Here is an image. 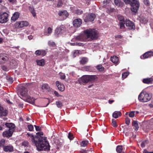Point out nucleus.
Returning <instances> with one entry per match:
<instances>
[{"mask_svg": "<svg viewBox=\"0 0 153 153\" xmlns=\"http://www.w3.org/2000/svg\"><path fill=\"white\" fill-rule=\"evenodd\" d=\"M28 135L32 138V141L36 146L38 151L48 150H50V146L49 143L45 137L42 136L43 133L42 132L36 133L37 137H34L32 134H27Z\"/></svg>", "mask_w": 153, "mask_h": 153, "instance_id": "nucleus-1", "label": "nucleus"}, {"mask_svg": "<svg viewBox=\"0 0 153 153\" xmlns=\"http://www.w3.org/2000/svg\"><path fill=\"white\" fill-rule=\"evenodd\" d=\"M84 34L75 37L73 38L71 41H91L98 37V32L95 30L87 29L84 31Z\"/></svg>", "mask_w": 153, "mask_h": 153, "instance_id": "nucleus-2", "label": "nucleus"}, {"mask_svg": "<svg viewBox=\"0 0 153 153\" xmlns=\"http://www.w3.org/2000/svg\"><path fill=\"white\" fill-rule=\"evenodd\" d=\"M5 125L9 128V129L3 132V136L4 137H10L12 136L13 132L15 130V126L12 123H6Z\"/></svg>", "mask_w": 153, "mask_h": 153, "instance_id": "nucleus-3", "label": "nucleus"}, {"mask_svg": "<svg viewBox=\"0 0 153 153\" xmlns=\"http://www.w3.org/2000/svg\"><path fill=\"white\" fill-rule=\"evenodd\" d=\"M126 4H129L131 6V11L136 13L140 7V3L138 0H123Z\"/></svg>", "mask_w": 153, "mask_h": 153, "instance_id": "nucleus-4", "label": "nucleus"}, {"mask_svg": "<svg viewBox=\"0 0 153 153\" xmlns=\"http://www.w3.org/2000/svg\"><path fill=\"white\" fill-rule=\"evenodd\" d=\"M152 98L151 94H148L145 91H143L138 96L139 100L142 102H146L150 100Z\"/></svg>", "mask_w": 153, "mask_h": 153, "instance_id": "nucleus-5", "label": "nucleus"}, {"mask_svg": "<svg viewBox=\"0 0 153 153\" xmlns=\"http://www.w3.org/2000/svg\"><path fill=\"white\" fill-rule=\"evenodd\" d=\"M8 14L6 12L0 13V23H3L8 21Z\"/></svg>", "mask_w": 153, "mask_h": 153, "instance_id": "nucleus-6", "label": "nucleus"}, {"mask_svg": "<svg viewBox=\"0 0 153 153\" xmlns=\"http://www.w3.org/2000/svg\"><path fill=\"white\" fill-rule=\"evenodd\" d=\"M65 31V29L63 25L58 27L55 30V35L57 36H58L59 35L63 33Z\"/></svg>", "mask_w": 153, "mask_h": 153, "instance_id": "nucleus-7", "label": "nucleus"}, {"mask_svg": "<svg viewBox=\"0 0 153 153\" xmlns=\"http://www.w3.org/2000/svg\"><path fill=\"white\" fill-rule=\"evenodd\" d=\"M95 17L96 16L94 13L88 14L85 17L84 21L85 22L93 21Z\"/></svg>", "mask_w": 153, "mask_h": 153, "instance_id": "nucleus-8", "label": "nucleus"}, {"mask_svg": "<svg viewBox=\"0 0 153 153\" xmlns=\"http://www.w3.org/2000/svg\"><path fill=\"white\" fill-rule=\"evenodd\" d=\"M126 24L128 29L129 30H134L135 28V26L134 23L129 20H126Z\"/></svg>", "mask_w": 153, "mask_h": 153, "instance_id": "nucleus-9", "label": "nucleus"}, {"mask_svg": "<svg viewBox=\"0 0 153 153\" xmlns=\"http://www.w3.org/2000/svg\"><path fill=\"white\" fill-rule=\"evenodd\" d=\"M8 59V56L5 54H0V64L4 63Z\"/></svg>", "mask_w": 153, "mask_h": 153, "instance_id": "nucleus-10", "label": "nucleus"}, {"mask_svg": "<svg viewBox=\"0 0 153 153\" xmlns=\"http://www.w3.org/2000/svg\"><path fill=\"white\" fill-rule=\"evenodd\" d=\"M27 90L25 87H22L20 90V94L23 97L22 99L25 98L28 95L27 93Z\"/></svg>", "mask_w": 153, "mask_h": 153, "instance_id": "nucleus-11", "label": "nucleus"}, {"mask_svg": "<svg viewBox=\"0 0 153 153\" xmlns=\"http://www.w3.org/2000/svg\"><path fill=\"white\" fill-rule=\"evenodd\" d=\"M82 23V21L80 19H76L74 20L73 24L74 27H79Z\"/></svg>", "mask_w": 153, "mask_h": 153, "instance_id": "nucleus-12", "label": "nucleus"}, {"mask_svg": "<svg viewBox=\"0 0 153 153\" xmlns=\"http://www.w3.org/2000/svg\"><path fill=\"white\" fill-rule=\"evenodd\" d=\"M7 114V111L0 105V117L6 116Z\"/></svg>", "mask_w": 153, "mask_h": 153, "instance_id": "nucleus-13", "label": "nucleus"}, {"mask_svg": "<svg viewBox=\"0 0 153 153\" xmlns=\"http://www.w3.org/2000/svg\"><path fill=\"white\" fill-rule=\"evenodd\" d=\"M56 85L58 87L59 90L61 91H63L65 89V88L64 85L61 83L59 81H56Z\"/></svg>", "mask_w": 153, "mask_h": 153, "instance_id": "nucleus-14", "label": "nucleus"}, {"mask_svg": "<svg viewBox=\"0 0 153 153\" xmlns=\"http://www.w3.org/2000/svg\"><path fill=\"white\" fill-rule=\"evenodd\" d=\"M23 100L33 105L34 104L35 99L33 97H32L29 95H28Z\"/></svg>", "mask_w": 153, "mask_h": 153, "instance_id": "nucleus-15", "label": "nucleus"}, {"mask_svg": "<svg viewBox=\"0 0 153 153\" xmlns=\"http://www.w3.org/2000/svg\"><path fill=\"white\" fill-rule=\"evenodd\" d=\"M4 150L6 152H11L13 151V148L11 146H7L4 147Z\"/></svg>", "mask_w": 153, "mask_h": 153, "instance_id": "nucleus-16", "label": "nucleus"}, {"mask_svg": "<svg viewBox=\"0 0 153 153\" xmlns=\"http://www.w3.org/2000/svg\"><path fill=\"white\" fill-rule=\"evenodd\" d=\"M20 13L19 12H17L14 13L11 18V20L14 22L17 20L19 18Z\"/></svg>", "mask_w": 153, "mask_h": 153, "instance_id": "nucleus-17", "label": "nucleus"}, {"mask_svg": "<svg viewBox=\"0 0 153 153\" xmlns=\"http://www.w3.org/2000/svg\"><path fill=\"white\" fill-rule=\"evenodd\" d=\"M46 53V51L43 50H38L36 51L35 54L37 55H40L42 56H45Z\"/></svg>", "mask_w": 153, "mask_h": 153, "instance_id": "nucleus-18", "label": "nucleus"}, {"mask_svg": "<svg viewBox=\"0 0 153 153\" xmlns=\"http://www.w3.org/2000/svg\"><path fill=\"white\" fill-rule=\"evenodd\" d=\"M88 75H86L83 76L80 79L79 81H82V82L86 83L89 82V79Z\"/></svg>", "mask_w": 153, "mask_h": 153, "instance_id": "nucleus-19", "label": "nucleus"}, {"mask_svg": "<svg viewBox=\"0 0 153 153\" xmlns=\"http://www.w3.org/2000/svg\"><path fill=\"white\" fill-rule=\"evenodd\" d=\"M52 29L49 27L48 28L47 30H44V34L45 36H49L51 35L52 32Z\"/></svg>", "mask_w": 153, "mask_h": 153, "instance_id": "nucleus-20", "label": "nucleus"}, {"mask_svg": "<svg viewBox=\"0 0 153 153\" xmlns=\"http://www.w3.org/2000/svg\"><path fill=\"white\" fill-rule=\"evenodd\" d=\"M153 56V52L151 51H148L146 52L143 55V57L144 59H146L150 58Z\"/></svg>", "mask_w": 153, "mask_h": 153, "instance_id": "nucleus-21", "label": "nucleus"}, {"mask_svg": "<svg viewBox=\"0 0 153 153\" xmlns=\"http://www.w3.org/2000/svg\"><path fill=\"white\" fill-rule=\"evenodd\" d=\"M59 15L60 16H62L64 18H65L68 16V14L67 11L64 10L59 12Z\"/></svg>", "mask_w": 153, "mask_h": 153, "instance_id": "nucleus-22", "label": "nucleus"}, {"mask_svg": "<svg viewBox=\"0 0 153 153\" xmlns=\"http://www.w3.org/2000/svg\"><path fill=\"white\" fill-rule=\"evenodd\" d=\"M111 60L112 62L116 65L118 64L119 59L118 57L116 56H111Z\"/></svg>", "mask_w": 153, "mask_h": 153, "instance_id": "nucleus-23", "label": "nucleus"}, {"mask_svg": "<svg viewBox=\"0 0 153 153\" xmlns=\"http://www.w3.org/2000/svg\"><path fill=\"white\" fill-rule=\"evenodd\" d=\"M22 21H19L16 22L14 24V26L16 28H19L22 27Z\"/></svg>", "mask_w": 153, "mask_h": 153, "instance_id": "nucleus-24", "label": "nucleus"}, {"mask_svg": "<svg viewBox=\"0 0 153 153\" xmlns=\"http://www.w3.org/2000/svg\"><path fill=\"white\" fill-rule=\"evenodd\" d=\"M121 114L120 112L119 111H115L113 113V117L115 118H117L119 116H120Z\"/></svg>", "mask_w": 153, "mask_h": 153, "instance_id": "nucleus-25", "label": "nucleus"}, {"mask_svg": "<svg viewBox=\"0 0 153 153\" xmlns=\"http://www.w3.org/2000/svg\"><path fill=\"white\" fill-rule=\"evenodd\" d=\"M36 62L37 65L39 66H42L45 65V60L43 59L37 60H36Z\"/></svg>", "mask_w": 153, "mask_h": 153, "instance_id": "nucleus-26", "label": "nucleus"}, {"mask_svg": "<svg viewBox=\"0 0 153 153\" xmlns=\"http://www.w3.org/2000/svg\"><path fill=\"white\" fill-rule=\"evenodd\" d=\"M82 70L84 71H91V67L90 66H86L82 67Z\"/></svg>", "mask_w": 153, "mask_h": 153, "instance_id": "nucleus-27", "label": "nucleus"}, {"mask_svg": "<svg viewBox=\"0 0 153 153\" xmlns=\"http://www.w3.org/2000/svg\"><path fill=\"white\" fill-rule=\"evenodd\" d=\"M152 79L151 78L144 79H143V82L146 84H149L152 81Z\"/></svg>", "mask_w": 153, "mask_h": 153, "instance_id": "nucleus-28", "label": "nucleus"}, {"mask_svg": "<svg viewBox=\"0 0 153 153\" xmlns=\"http://www.w3.org/2000/svg\"><path fill=\"white\" fill-rule=\"evenodd\" d=\"M132 125L135 128V130L137 131L138 130L139 127L137 121H134L132 123Z\"/></svg>", "mask_w": 153, "mask_h": 153, "instance_id": "nucleus-29", "label": "nucleus"}, {"mask_svg": "<svg viewBox=\"0 0 153 153\" xmlns=\"http://www.w3.org/2000/svg\"><path fill=\"white\" fill-rule=\"evenodd\" d=\"M89 82H93L97 79V77L94 75H88Z\"/></svg>", "mask_w": 153, "mask_h": 153, "instance_id": "nucleus-30", "label": "nucleus"}, {"mask_svg": "<svg viewBox=\"0 0 153 153\" xmlns=\"http://www.w3.org/2000/svg\"><path fill=\"white\" fill-rule=\"evenodd\" d=\"M88 61V59L87 58L83 57L81 58L80 61V63L81 64H85Z\"/></svg>", "mask_w": 153, "mask_h": 153, "instance_id": "nucleus-31", "label": "nucleus"}, {"mask_svg": "<svg viewBox=\"0 0 153 153\" xmlns=\"http://www.w3.org/2000/svg\"><path fill=\"white\" fill-rule=\"evenodd\" d=\"M114 3L115 5L118 6H122L123 4L120 0H114Z\"/></svg>", "mask_w": 153, "mask_h": 153, "instance_id": "nucleus-32", "label": "nucleus"}, {"mask_svg": "<svg viewBox=\"0 0 153 153\" xmlns=\"http://www.w3.org/2000/svg\"><path fill=\"white\" fill-rule=\"evenodd\" d=\"M5 143V140L4 139H2L0 141V148H3L4 146V145Z\"/></svg>", "mask_w": 153, "mask_h": 153, "instance_id": "nucleus-33", "label": "nucleus"}, {"mask_svg": "<svg viewBox=\"0 0 153 153\" xmlns=\"http://www.w3.org/2000/svg\"><path fill=\"white\" fill-rule=\"evenodd\" d=\"M116 151L117 153H120L122 152L123 147L121 145H119L117 146L116 149Z\"/></svg>", "mask_w": 153, "mask_h": 153, "instance_id": "nucleus-34", "label": "nucleus"}, {"mask_svg": "<svg viewBox=\"0 0 153 153\" xmlns=\"http://www.w3.org/2000/svg\"><path fill=\"white\" fill-rule=\"evenodd\" d=\"M88 144V140H84L82 141L80 144L81 146L85 147Z\"/></svg>", "mask_w": 153, "mask_h": 153, "instance_id": "nucleus-35", "label": "nucleus"}, {"mask_svg": "<svg viewBox=\"0 0 153 153\" xmlns=\"http://www.w3.org/2000/svg\"><path fill=\"white\" fill-rule=\"evenodd\" d=\"M97 69L98 70L100 71H102L104 70V68L101 65H98L96 67Z\"/></svg>", "mask_w": 153, "mask_h": 153, "instance_id": "nucleus-36", "label": "nucleus"}, {"mask_svg": "<svg viewBox=\"0 0 153 153\" xmlns=\"http://www.w3.org/2000/svg\"><path fill=\"white\" fill-rule=\"evenodd\" d=\"M125 21H122L119 22L120 25V28L121 29H124L125 28Z\"/></svg>", "mask_w": 153, "mask_h": 153, "instance_id": "nucleus-37", "label": "nucleus"}, {"mask_svg": "<svg viewBox=\"0 0 153 153\" xmlns=\"http://www.w3.org/2000/svg\"><path fill=\"white\" fill-rule=\"evenodd\" d=\"M30 10L33 16H35L36 14L34 11V8L33 7H30Z\"/></svg>", "mask_w": 153, "mask_h": 153, "instance_id": "nucleus-38", "label": "nucleus"}, {"mask_svg": "<svg viewBox=\"0 0 153 153\" xmlns=\"http://www.w3.org/2000/svg\"><path fill=\"white\" fill-rule=\"evenodd\" d=\"M56 104L58 108H60L63 105L62 102L60 101H56Z\"/></svg>", "mask_w": 153, "mask_h": 153, "instance_id": "nucleus-39", "label": "nucleus"}, {"mask_svg": "<svg viewBox=\"0 0 153 153\" xmlns=\"http://www.w3.org/2000/svg\"><path fill=\"white\" fill-rule=\"evenodd\" d=\"M143 1L146 6H150V3L149 0H143Z\"/></svg>", "mask_w": 153, "mask_h": 153, "instance_id": "nucleus-40", "label": "nucleus"}, {"mask_svg": "<svg viewBox=\"0 0 153 153\" xmlns=\"http://www.w3.org/2000/svg\"><path fill=\"white\" fill-rule=\"evenodd\" d=\"M22 21V27H27L29 25V23L27 22L24 21Z\"/></svg>", "mask_w": 153, "mask_h": 153, "instance_id": "nucleus-41", "label": "nucleus"}, {"mask_svg": "<svg viewBox=\"0 0 153 153\" xmlns=\"http://www.w3.org/2000/svg\"><path fill=\"white\" fill-rule=\"evenodd\" d=\"M140 21L141 22L144 24L148 22L147 20L145 18H142Z\"/></svg>", "mask_w": 153, "mask_h": 153, "instance_id": "nucleus-42", "label": "nucleus"}, {"mask_svg": "<svg viewBox=\"0 0 153 153\" xmlns=\"http://www.w3.org/2000/svg\"><path fill=\"white\" fill-rule=\"evenodd\" d=\"M112 126L115 127H116L117 126L116 121L114 119H113L112 120Z\"/></svg>", "mask_w": 153, "mask_h": 153, "instance_id": "nucleus-43", "label": "nucleus"}, {"mask_svg": "<svg viewBox=\"0 0 153 153\" xmlns=\"http://www.w3.org/2000/svg\"><path fill=\"white\" fill-rule=\"evenodd\" d=\"M118 19L120 21V22L122 21H125L124 20V18L123 16L121 15H118L117 16Z\"/></svg>", "mask_w": 153, "mask_h": 153, "instance_id": "nucleus-44", "label": "nucleus"}, {"mask_svg": "<svg viewBox=\"0 0 153 153\" xmlns=\"http://www.w3.org/2000/svg\"><path fill=\"white\" fill-rule=\"evenodd\" d=\"M49 87V86L48 84H44L42 85V88L43 89H47Z\"/></svg>", "mask_w": 153, "mask_h": 153, "instance_id": "nucleus-45", "label": "nucleus"}, {"mask_svg": "<svg viewBox=\"0 0 153 153\" xmlns=\"http://www.w3.org/2000/svg\"><path fill=\"white\" fill-rule=\"evenodd\" d=\"M62 1L61 0H59L58 1L57 6L58 7H60L62 6Z\"/></svg>", "mask_w": 153, "mask_h": 153, "instance_id": "nucleus-46", "label": "nucleus"}, {"mask_svg": "<svg viewBox=\"0 0 153 153\" xmlns=\"http://www.w3.org/2000/svg\"><path fill=\"white\" fill-rule=\"evenodd\" d=\"M48 45L49 46H55V43L52 41H49L48 42Z\"/></svg>", "mask_w": 153, "mask_h": 153, "instance_id": "nucleus-47", "label": "nucleus"}, {"mask_svg": "<svg viewBox=\"0 0 153 153\" xmlns=\"http://www.w3.org/2000/svg\"><path fill=\"white\" fill-rule=\"evenodd\" d=\"M75 13L78 15H80L82 13V12L81 10L78 9L75 11Z\"/></svg>", "mask_w": 153, "mask_h": 153, "instance_id": "nucleus-48", "label": "nucleus"}, {"mask_svg": "<svg viewBox=\"0 0 153 153\" xmlns=\"http://www.w3.org/2000/svg\"><path fill=\"white\" fill-rule=\"evenodd\" d=\"M135 111H131L129 114V116L131 117H133L134 116Z\"/></svg>", "mask_w": 153, "mask_h": 153, "instance_id": "nucleus-49", "label": "nucleus"}, {"mask_svg": "<svg viewBox=\"0 0 153 153\" xmlns=\"http://www.w3.org/2000/svg\"><path fill=\"white\" fill-rule=\"evenodd\" d=\"M28 128L29 130L30 131H32L33 129V127L32 125H30L28 126Z\"/></svg>", "mask_w": 153, "mask_h": 153, "instance_id": "nucleus-50", "label": "nucleus"}, {"mask_svg": "<svg viewBox=\"0 0 153 153\" xmlns=\"http://www.w3.org/2000/svg\"><path fill=\"white\" fill-rule=\"evenodd\" d=\"M68 137L69 139L71 140H73V134L71 133H69L68 134Z\"/></svg>", "mask_w": 153, "mask_h": 153, "instance_id": "nucleus-51", "label": "nucleus"}, {"mask_svg": "<svg viewBox=\"0 0 153 153\" xmlns=\"http://www.w3.org/2000/svg\"><path fill=\"white\" fill-rule=\"evenodd\" d=\"M7 79L8 80V82H9L11 84L13 83V80L12 78L8 77Z\"/></svg>", "mask_w": 153, "mask_h": 153, "instance_id": "nucleus-52", "label": "nucleus"}, {"mask_svg": "<svg viewBox=\"0 0 153 153\" xmlns=\"http://www.w3.org/2000/svg\"><path fill=\"white\" fill-rule=\"evenodd\" d=\"M128 75V73L127 72H124L123 73L122 77L123 79L126 78Z\"/></svg>", "mask_w": 153, "mask_h": 153, "instance_id": "nucleus-53", "label": "nucleus"}, {"mask_svg": "<svg viewBox=\"0 0 153 153\" xmlns=\"http://www.w3.org/2000/svg\"><path fill=\"white\" fill-rule=\"evenodd\" d=\"M28 145V143L27 141H25L22 143V145L26 147Z\"/></svg>", "mask_w": 153, "mask_h": 153, "instance_id": "nucleus-54", "label": "nucleus"}, {"mask_svg": "<svg viewBox=\"0 0 153 153\" xmlns=\"http://www.w3.org/2000/svg\"><path fill=\"white\" fill-rule=\"evenodd\" d=\"M1 68L4 71H7L8 70V69L6 66L3 65L1 66Z\"/></svg>", "mask_w": 153, "mask_h": 153, "instance_id": "nucleus-55", "label": "nucleus"}, {"mask_svg": "<svg viewBox=\"0 0 153 153\" xmlns=\"http://www.w3.org/2000/svg\"><path fill=\"white\" fill-rule=\"evenodd\" d=\"M130 122V120L128 118L126 119V123L127 125H128L129 124Z\"/></svg>", "mask_w": 153, "mask_h": 153, "instance_id": "nucleus-56", "label": "nucleus"}, {"mask_svg": "<svg viewBox=\"0 0 153 153\" xmlns=\"http://www.w3.org/2000/svg\"><path fill=\"white\" fill-rule=\"evenodd\" d=\"M79 44H81L79 43H71L70 44L71 45H79Z\"/></svg>", "mask_w": 153, "mask_h": 153, "instance_id": "nucleus-57", "label": "nucleus"}, {"mask_svg": "<svg viewBox=\"0 0 153 153\" xmlns=\"http://www.w3.org/2000/svg\"><path fill=\"white\" fill-rule=\"evenodd\" d=\"M147 143L146 141H145L142 143L141 146L142 147H144L145 146V144Z\"/></svg>", "mask_w": 153, "mask_h": 153, "instance_id": "nucleus-58", "label": "nucleus"}, {"mask_svg": "<svg viewBox=\"0 0 153 153\" xmlns=\"http://www.w3.org/2000/svg\"><path fill=\"white\" fill-rule=\"evenodd\" d=\"M54 94L57 97H61V96L59 95L58 93L56 91H55L54 92Z\"/></svg>", "mask_w": 153, "mask_h": 153, "instance_id": "nucleus-59", "label": "nucleus"}, {"mask_svg": "<svg viewBox=\"0 0 153 153\" xmlns=\"http://www.w3.org/2000/svg\"><path fill=\"white\" fill-rule=\"evenodd\" d=\"M34 126L36 130V131H38L40 130V128L39 126H37L36 125H34Z\"/></svg>", "mask_w": 153, "mask_h": 153, "instance_id": "nucleus-60", "label": "nucleus"}, {"mask_svg": "<svg viewBox=\"0 0 153 153\" xmlns=\"http://www.w3.org/2000/svg\"><path fill=\"white\" fill-rule=\"evenodd\" d=\"M8 1L10 3L13 4L16 2V0H8Z\"/></svg>", "mask_w": 153, "mask_h": 153, "instance_id": "nucleus-61", "label": "nucleus"}, {"mask_svg": "<svg viewBox=\"0 0 153 153\" xmlns=\"http://www.w3.org/2000/svg\"><path fill=\"white\" fill-rule=\"evenodd\" d=\"M65 75L62 74V75H61V78L62 79H64L65 78Z\"/></svg>", "mask_w": 153, "mask_h": 153, "instance_id": "nucleus-62", "label": "nucleus"}, {"mask_svg": "<svg viewBox=\"0 0 153 153\" xmlns=\"http://www.w3.org/2000/svg\"><path fill=\"white\" fill-rule=\"evenodd\" d=\"M80 152L81 153H87L86 151L84 150L83 149L81 150Z\"/></svg>", "mask_w": 153, "mask_h": 153, "instance_id": "nucleus-63", "label": "nucleus"}, {"mask_svg": "<svg viewBox=\"0 0 153 153\" xmlns=\"http://www.w3.org/2000/svg\"><path fill=\"white\" fill-rule=\"evenodd\" d=\"M143 153H153V152H149L146 150H144Z\"/></svg>", "mask_w": 153, "mask_h": 153, "instance_id": "nucleus-64", "label": "nucleus"}]
</instances>
